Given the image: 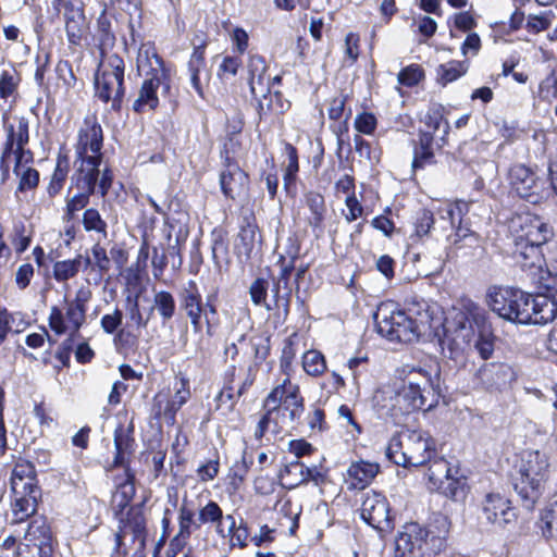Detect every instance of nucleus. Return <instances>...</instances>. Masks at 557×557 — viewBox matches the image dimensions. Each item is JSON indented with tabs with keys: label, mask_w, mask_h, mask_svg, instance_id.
Masks as SVG:
<instances>
[{
	"label": "nucleus",
	"mask_w": 557,
	"mask_h": 557,
	"mask_svg": "<svg viewBox=\"0 0 557 557\" xmlns=\"http://www.w3.org/2000/svg\"><path fill=\"white\" fill-rule=\"evenodd\" d=\"M94 269L100 274L108 273L111 267V260L107 250L99 244H95L91 248Z\"/></svg>",
	"instance_id": "bf43d9fd"
},
{
	"label": "nucleus",
	"mask_w": 557,
	"mask_h": 557,
	"mask_svg": "<svg viewBox=\"0 0 557 557\" xmlns=\"http://www.w3.org/2000/svg\"><path fill=\"white\" fill-rule=\"evenodd\" d=\"M285 151L287 154L288 163L285 168L283 177L284 188L287 193H292L293 189H295L297 173L299 171L298 154L296 148L290 144H286Z\"/></svg>",
	"instance_id": "ea45409f"
},
{
	"label": "nucleus",
	"mask_w": 557,
	"mask_h": 557,
	"mask_svg": "<svg viewBox=\"0 0 557 557\" xmlns=\"http://www.w3.org/2000/svg\"><path fill=\"white\" fill-rule=\"evenodd\" d=\"M449 533L447 517L438 515L429 527L417 522L407 523L396 540V548L405 554L419 552L421 555H437L446 547V537Z\"/></svg>",
	"instance_id": "7ed1b4c3"
},
{
	"label": "nucleus",
	"mask_w": 557,
	"mask_h": 557,
	"mask_svg": "<svg viewBox=\"0 0 557 557\" xmlns=\"http://www.w3.org/2000/svg\"><path fill=\"white\" fill-rule=\"evenodd\" d=\"M295 338H296V334H293L284 341L282 356H281V368L285 372L287 370H289V368L296 357Z\"/></svg>",
	"instance_id": "680f3d73"
},
{
	"label": "nucleus",
	"mask_w": 557,
	"mask_h": 557,
	"mask_svg": "<svg viewBox=\"0 0 557 557\" xmlns=\"http://www.w3.org/2000/svg\"><path fill=\"white\" fill-rule=\"evenodd\" d=\"M253 488L259 495H271L276 488V481L269 475H259L253 481Z\"/></svg>",
	"instance_id": "69168bd1"
},
{
	"label": "nucleus",
	"mask_w": 557,
	"mask_h": 557,
	"mask_svg": "<svg viewBox=\"0 0 557 557\" xmlns=\"http://www.w3.org/2000/svg\"><path fill=\"white\" fill-rule=\"evenodd\" d=\"M220 185L225 197L233 200L246 197L249 189V176L239 163L222 164Z\"/></svg>",
	"instance_id": "412c9836"
},
{
	"label": "nucleus",
	"mask_w": 557,
	"mask_h": 557,
	"mask_svg": "<svg viewBox=\"0 0 557 557\" xmlns=\"http://www.w3.org/2000/svg\"><path fill=\"white\" fill-rule=\"evenodd\" d=\"M70 162L66 156H59L51 182L48 186L50 196H55L62 188L69 173Z\"/></svg>",
	"instance_id": "49530a36"
},
{
	"label": "nucleus",
	"mask_w": 557,
	"mask_h": 557,
	"mask_svg": "<svg viewBox=\"0 0 557 557\" xmlns=\"http://www.w3.org/2000/svg\"><path fill=\"white\" fill-rule=\"evenodd\" d=\"M509 181L517 195L532 203L546 197V181L524 164H513L509 170Z\"/></svg>",
	"instance_id": "9b49d317"
},
{
	"label": "nucleus",
	"mask_w": 557,
	"mask_h": 557,
	"mask_svg": "<svg viewBox=\"0 0 557 557\" xmlns=\"http://www.w3.org/2000/svg\"><path fill=\"white\" fill-rule=\"evenodd\" d=\"M386 457L397 466L409 467L404 446V432L391 438L386 447Z\"/></svg>",
	"instance_id": "a18cd8bd"
},
{
	"label": "nucleus",
	"mask_w": 557,
	"mask_h": 557,
	"mask_svg": "<svg viewBox=\"0 0 557 557\" xmlns=\"http://www.w3.org/2000/svg\"><path fill=\"white\" fill-rule=\"evenodd\" d=\"M263 407L273 410L277 418L272 429V434L277 435L284 429L295 428L304 413V398L300 396L299 387L293 384L288 377L274 387L264 399Z\"/></svg>",
	"instance_id": "39448f33"
},
{
	"label": "nucleus",
	"mask_w": 557,
	"mask_h": 557,
	"mask_svg": "<svg viewBox=\"0 0 557 557\" xmlns=\"http://www.w3.org/2000/svg\"><path fill=\"white\" fill-rule=\"evenodd\" d=\"M135 495V485L131 481L120 484L116 492L112 496V506L117 512H122L131 503Z\"/></svg>",
	"instance_id": "09e8293b"
},
{
	"label": "nucleus",
	"mask_w": 557,
	"mask_h": 557,
	"mask_svg": "<svg viewBox=\"0 0 557 557\" xmlns=\"http://www.w3.org/2000/svg\"><path fill=\"white\" fill-rule=\"evenodd\" d=\"M52 532L42 516L32 519L25 533L24 548L20 547L21 557H48L52 553Z\"/></svg>",
	"instance_id": "f8f14e48"
},
{
	"label": "nucleus",
	"mask_w": 557,
	"mask_h": 557,
	"mask_svg": "<svg viewBox=\"0 0 557 557\" xmlns=\"http://www.w3.org/2000/svg\"><path fill=\"white\" fill-rule=\"evenodd\" d=\"M426 318V315L424 317ZM379 334L391 342L412 343L417 341L428 319H412L404 311H391L386 306L379 307L373 315Z\"/></svg>",
	"instance_id": "0eeeda50"
},
{
	"label": "nucleus",
	"mask_w": 557,
	"mask_h": 557,
	"mask_svg": "<svg viewBox=\"0 0 557 557\" xmlns=\"http://www.w3.org/2000/svg\"><path fill=\"white\" fill-rule=\"evenodd\" d=\"M435 144L437 147H442L440 146L441 141L436 135L431 131H419L418 140L413 148L412 168L414 170L433 163Z\"/></svg>",
	"instance_id": "a878e982"
},
{
	"label": "nucleus",
	"mask_w": 557,
	"mask_h": 557,
	"mask_svg": "<svg viewBox=\"0 0 557 557\" xmlns=\"http://www.w3.org/2000/svg\"><path fill=\"white\" fill-rule=\"evenodd\" d=\"M94 166L95 164L91 160L84 161L82 165H77L73 180L75 181L79 193L67 200V220H72L77 211L84 209L89 202L90 195L96 193L97 178L99 174L92 172L95 169Z\"/></svg>",
	"instance_id": "ddd939ff"
},
{
	"label": "nucleus",
	"mask_w": 557,
	"mask_h": 557,
	"mask_svg": "<svg viewBox=\"0 0 557 557\" xmlns=\"http://www.w3.org/2000/svg\"><path fill=\"white\" fill-rule=\"evenodd\" d=\"M282 487L293 490L306 484L305 463L294 460L286 463L277 473Z\"/></svg>",
	"instance_id": "473e14b6"
},
{
	"label": "nucleus",
	"mask_w": 557,
	"mask_h": 557,
	"mask_svg": "<svg viewBox=\"0 0 557 557\" xmlns=\"http://www.w3.org/2000/svg\"><path fill=\"white\" fill-rule=\"evenodd\" d=\"M305 202L311 213L308 218L309 225L321 231L326 211L324 197L319 193L309 191L305 195Z\"/></svg>",
	"instance_id": "f704fd0d"
},
{
	"label": "nucleus",
	"mask_w": 557,
	"mask_h": 557,
	"mask_svg": "<svg viewBox=\"0 0 557 557\" xmlns=\"http://www.w3.org/2000/svg\"><path fill=\"white\" fill-rule=\"evenodd\" d=\"M541 522L543 536L547 540H557V500L543 509Z\"/></svg>",
	"instance_id": "79ce46f5"
},
{
	"label": "nucleus",
	"mask_w": 557,
	"mask_h": 557,
	"mask_svg": "<svg viewBox=\"0 0 557 557\" xmlns=\"http://www.w3.org/2000/svg\"><path fill=\"white\" fill-rule=\"evenodd\" d=\"M83 255L72 260L58 261L53 265V276L58 282H65L74 277L82 268Z\"/></svg>",
	"instance_id": "a19ab883"
},
{
	"label": "nucleus",
	"mask_w": 557,
	"mask_h": 557,
	"mask_svg": "<svg viewBox=\"0 0 557 557\" xmlns=\"http://www.w3.org/2000/svg\"><path fill=\"white\" fill-rule=\"evenodd\" d=\"M361 518L372 528L381 531H391L394 525L389 516V506L380 493H367L361 505Z\"/></svg>",
	"instance_id": "dca6fc26"
},
{
	"label": "nucleus",
	"mask_w": 557,
	"mask_h": 557,
	"mask_svg": "<svg viewBox=\"0 0 557 557\" xmlns=\"http://www.w3.org/2000/svg\"><path fill=\"white\" fill-rule=\"evenodd\" d=\"M65 302V313L57 306L50 309L49 325L59 335L71 331V335L74 336L85 323L86 308H82L66 299Z\"/></svg>",
	"instance_id": "aec40b11"
},
{
	"label": "nucleus",
	"mask_w": 557,
	"mask_h": 557,
	"mask_svg": "<svg viewBox=\"0 0 557 557\" xmlns=\"http://www.w3.org/2000/svg\"><path fill=\"white\" fill-rule=\"evenodd\" d=\"M468 71V64L463 61H449L441 64L437 69V81L443 85H447L465 75Z\"/></svg>",
	"instance_id": "58836bf2"
},
{
	"label": "nucleus",
	"mask_w": 557,
	"mask_h": 557,
	"mask_svg": "<svg viewBox=\"0 0 557 557\" xmlns=\"http://www.w3.org/2000/svg\"><path fill=\"white\" fill-rule=\"evenodd\" d=\"M83 0H62L59 12L63 10V20L67 40L71 45H79L88 30V22L84 12Z\"/></svg>",
	"instance_id": "f3484780"
},
{
	"label": "nucleus",
	"mask_w": 557,
	"mask_h": 557,
	"mask_svg": "<svg viewBox=\"0 0 557 557\" xmlns=\"http://www.w3.org/2000/svg\"><path fill=\"white\" fill-rule=\"evenodd\" d=\"M123 321V312L115 308L110 314H104L101 318L100 324L104 333L114 334L121 326Z\"/></svg>",
	"instance_id": "e2e57ef3"
},
{
	"label": "nucleus",
	"mask_w": 557,
	"mask_h": 557,
	"mask_svg": "<svg viewBox=\"0 0 557 557\" xmlns=\"http://www.w3.org/2000/svg\"><path fill=\"white\" fill-rule=\"evenodd\" d=\"M428 386L440 393L438 368L434 370L433 374L424 369L412 370L393 398V414L395 417L406 416L423 409L426 404L424 393Z\"/></svg>",
	"instance_id": "423d86ee"
},
{
	"label": "nucleus",
	"mask_w": 557,
	"mask_h": 557,
	"mask_svg": "<svg viewBox=\"0 0 557 557\" xmlns=\"http://www.w3.org/2000/svg\"><path fill=\"white\" fill-rule=\"evenodd\" d=\"M222 508L213 500L208 502L203 507L199 509L197 521L199 524H212L223 520Z\"/></svg>",
	"instance_id": "6e6d98bb"
},
{
	"label": "nucleus",
	"mask_w": 557,
	"mask_h": 557,
	"mask_svg": "<svg viewBox=\"0 0 557 557\" xmlns=\"http://www.w3.org/2000/svg\"><path fill=\"white\" fill-rule=\"evenodd\" d=\"M355 127L358 132L370 135L376 127V119L371 113L359 114L355 120Z\"/></svg>",
	"instance_id": "338daca9"
},
{
	"label": "nucleus",
	"mask_w": 557,
	"mask_h": 557,
	"mask_svg": "<svg viewBox=\"0 0 557 557\" xmlns=\"http://www.w3.org/2000/svg\"><path fill=\"white\" fill-rule=\"evenodd\" d=\"M263 408L265 412L259 420L253 434L255 438L258 441L261 440L268 432L272 433L273 428H270V423L274 424L275 420H277V418L273 413V410H271L269 407Z\"/></svg>",
	"instance_id": "0e129e2a"
},
{
	"label": "nucleus",
	"mask_w": 557,
	"mask_h": 557,
	"mask_svg": "<svg viewBox=\"0 0 557 557\" xmlns=\"http://www.w3.org/2000/svg\"><path fill=\"white\" fill-rule=\"evenodd\" d=\"M39 495V490H29L21 494H13V500L11 503L12 524L24 522L36 512Z\"/></svg>",
	"instance_id": "b1692460"
},
{
	"label": "nucleus",
	"mask_w": 557,
	"mask_h": 557,
	"mask_svg": "<svg viewBox=\"0 0 557 557\" xmlns=\"http://www.w3.org/2000/svg\"><path fill=\"white\" fill-rule=\"evenodd\" d=\"M268 289V280L258 277L251 283L249 295L253 305L264 307L268 311H271L274 307L267 301Z\"/></svg>",
	"instance_id": "8fccbe9b"
},
{
	"label": "nucleus",
	"mask_w": 557,
	"mask_h": 557,
	"mask_svg": "<svg viewBox=\"0 0 557 557\" xmlns=\"http://www.w3.org/2000/svg\"><path fill=\"white\" fill-rule=\"evenodd\" d=\"M443 111L444 109L441 106L432 107L422 121L425 126L422 131H431L434 135H436L437 132L442 133L438 137L441 141L440 146H444L447 143L446 137L450 128L449 123L444 117Z\"/></svg>",
	"instance_id": "72a5a7b5"
},
{
	"label": "nucleus",
	"mask_w": 557,
	"mask_h": 557,
	"mask_svg": "<svg viewBox=\"0 0 557 557\" xmlns=\"http://www.w3.org/2000/svg\"><path fill=\"white\" fill-rule=\"evenodd\" d=\"M20 84V75L14 70H3L0 73V98L7 100L14 95Z\"/></svg>",
	"instance_id": "603ef678"
},
{
	"label": "nucleus",
	"mask_w": 557,
	"mask_h": 557,
	"mask_svg": "<svg viewBox=\"0 0 557 557\" xmlns=\"http://www.w3.org/2000/svg\"><path fill=\"white\" fill-rule=\"evenodd\" d=\"M247 453L246 450L243 453L242 460L234 463V466L231 469L232 475H231V484L235 487H238L245 480L250 466L252 463L251 460L247 459Z\"/></svg>",
	"instance_id": "052dcab7"
},
{
	"label": "nucleus",
	"mask_w": 557,
	"mask_h": 557,
	"mask_svg": "<svg viewBox=\"0 0 557 557\" xmlns=\"http://www.w3.org/2000/svg\"><path fill=\"white\" fill-rule=\"evenodd\" d=\"M456 211L460 213L458 205H448L441 211V216L436 220L431 211L421 210L414 222V236L419 238L433 236L438 227L444 232L455 228Z\"/></svg>",
	"instance_id": "a211bd4d"
},
{
	"label": "nucleus",
	"mask_w": 557,
	"mask_h": 557,
	"mask_svg": "<svg viewBox=\"0 0 557 557\" xmlns=\"http://www.w3.org/2000/svg\"><path fill=\"white\" fill-rule=\"evenodd\" d=\"M11 490L13 494H21L29 490H39L36 484L35 469L29 462L16 463L11 474Z\"/></svg>",
	"instance_id": "c756f323"
},
{
	"label": "nucleus",
	"mask_w": 557,
	"mask_h": 557,
	"mask_svg": "<svg viewBox=\"0 0 557 557\" xmlns=\"http://www.w3.org/2000/svg\"><path fill=\"white\" fill-rule=\"evenodd\" d=\"M259 95L262 96V99L258 102L257 109L260 120H267L271 114H281L285 111V103L280 92L271 94L269 91Z\"/></svg>",
	"instance_id": "e433bc0d"
},
{
	"label": "nucleus",
	"mask_w": 557,
	"mask_h": 557,
	"mask_svg": "<svg viewBox=\"0 0 557 557\" xmlns=\"http://www.w3.org/2000/svg\"><path fill=\"white\" fill-rule=\"evenodd\" d=\"M242 145L234 135L230 136L221 150L222 164L238 163Z\"/></svg>",
	"instance_id": "4d7b16f0"
},
{
	"label": "nucleus",
	"mask_w": 557,
	"mask_h": 557,
	"mask_svg": "<svg viewBox=\"0 0 557 557\" xmlns=\"http://www.w3.org/2000/svg\"><path fill=\"white\" fill-rule=\"evenodd\" d=\"M483 515L488 522L502 528L512 522L516 518L515 511L509 506V500L500 495L493 494L486 496Z\"/></svg>",
	"instance_id": "5701e85b"
},
{
	"label": "nucleus",
	"mask_w": 557,
	"mask_h": 557,
	"mask_svg": "<svg viewBox=\"0 0 557 557\" xmlns=\"http://www.w3.org/2000/svg\"><path fill=\"white\" fill-rule=\"evenodd\" d=\"M211 252L212 259L218 268L228 264V240L222 230H214L212 232Z\"/></svg>",
	"instance_id": "4c0bfd02"
},
{
	"label": "nucleus",
	"mask_w": 557,
	"mask_h": 557,
	"mask_svg": "<svg viewBox=\"0 0 557 557\" xmlns=\"http://www.w3.org/2000/svg\"><path fill=\"white\" fill-rule=\"evenodd\" d=\"M103 134L101 125L95 116H88L78 133L77 160L75 164L82 165L84 161L91 160L95 164L94 173L100 174V164L102 162Z\"/></svg>",
	"instance_id": "9d476101"
},
{
	"label": "nucleus",
	"mask_w": 557,
	"mask_h": 557,
	"mask_svg": "<svg viewBox=\"0 0 557 557\" xmlns=\"http://www.w3.org/2000/svg\"><path fill=\"white\" fill-rule=\"evenodd\" d=\"M195 512L193 509L188 508L185 503L182 504L178 511V534L177 537H182L184 540L188 539L191 534V525L199 528V522L194 521Z\"/></svg>",
	"instance_id": "5fc2aeb1"
},
{
	"label": "nucleus",
	"mask_w": 557,
	"mask_h": 557,
	"mask_svg": "<svg viewBox=\"0 0 557 557\" xmlns=\"http://www.w3.org/2000/svg\"><path fill=\"white\" fill-rule=\"evenodd\" d=\"M134 426L129 423L127 426L119 424L114 431L115 456L113 460L114 467H122L126 462L128 456L134 453Z\"/></svg>",
	"instance_id": "bb28decb"
},
{
	"label": "nucleus",
	"mask_w": 557,
	"mask_h": 557,
	"mask_svg": "<svg viewBox=\"0 0 557 557\" xmlns=\"http://www.w3.org/2000/svg\"><path fill=\"white\" fill-rule=\"evenodd\" d=\"M485 322V314L476 305L470 304L467 310H455L443 322L444 341L460 347L469 344L474 335L473 323Z\"/></svg>",
	"instance_id": "1a4fd4ad"
},
{
	"label": "nucleus",
	"mask_w": 557,
	"mask_h": 557,
	"mask_svg": "<svg viewBox=\"0 0 557 557\" xmlns=\"http://www.w3.org/2000/svg\"><path fill=\"white\" fill-rule=\"evenodd\" d=\"M513 258L518 264L523 269H542L544 264V257L542 246L534 244H527L525 242H513Z\"/></svg>",
	"instance_id": "cd10ccee"
},
{
	"label": "nucleus",
	"mask_w": 557,
	"mask_h": 557,
	"mask_svg": "<svg viewBox=\"0 0 557 557\" xmlns=\"http://www.w3.org/2000/svg\"><path fill=\"white\" fill-rule=\"evenodd\" d=\"M153 304L164 322L171 320L174 317L176 304L171 293L166 290L156 293L153 297Z\"/></svg>",
	"instance_id": "c03bdc74"
},
{
	"label": "nucleus",
	"mask_w": 557,
	"mask_h": 557,
	"mask_svg": "<svg viewBox=\"0 0 557 557\" xmlns=\"http://www.w3.org/2000/svg\"><path fill=\"white\" fill-rule=\"evenodd\" d=\"M83 225L85 231H94L107 237V222L101 218L97 209L89 208L84 212Z\"/></svg>",
	"instance_id": "864d4df0"
},
{
	"label": "nucleus",
	"mask_w": 557,
	"mask_h": 557,
	"mask_svg": "<svg viewBox=\"0 0 557 557\" xmlns=\"http://www.w3.org/2000/svg\"><path fill=\"white\" fill-rule=\"evenodd\" d=\"M518 221L520 228L515 236L516 242L543 246L553 235L549 226L537 216H520Z\"/></svg>",
	"instance_id": "4be33fe9"
},
{
	"label": "nucleus",
	"mask_w": 557,
	"mask_h": 557,
	"mask_svg": "<svg viewBox=\"0 0 557 557\" xmlns=\"http://www.w3.org/2000/svg\"><path fill=\"white\" fill-rule=\"evenodd\" d=\"M302 368L309 375L318 376L326 369L325 359L320 351L309 350L304 354Z\"/></svg>",
	"instance_id": "3c124183"
},
{
	"label": "nucleus",
	"mask_w": 557,
	"mask_h": 557,
	"mask_svg": "<svg viewBox=\"0 0 557 557\" xmlns=\"http://www.w3.org/2000/svg\"><path fill=\"white\" fill-rule=\"evenodd\" d=\"M180 308L187 317L202 314L203 304L201 294L194 281H189L178 294Z\"/></svg>",
	"instance_id": "7c9ffc66"
},
{
	"label": "nucleus",
	"mask_w": 557,
	"mask_h": 557,
	"mask_svg": "<svg viewBox=\"0 0 557 557\" xmlns=\"http://www.w3.org/2000/svg\"><path fill=\"white\" fill-rule=\"evenodd\" d=\"M474 380L481 388L499 391L516 380V372L508 363L486 362L476 370Z\"/></svg>",
	"instance_id": "6ab92c4d"
},
{
	"label": "nucleus",
	"mask_w": 557,
	"mask_h": 557,
	"mask_svg": "<svg viewBox=\"0 0 557 557\" xmlns=\"http://www.w3.org/2000/svg\"><path fill=\"white\" fill-rule=\"evenodd\" d=\"M238 239L240 249L244 253L249 255L258 240V226L252 212H246L240 220Z\"/></svg>",
	"instance_id": "2f4dec72"
},
{
	"label": "nucleus",
	"mask_w": 557,
	"mask_h": 557,
	"mask_svg": "<svg viewBox=\"0 0 557 557\" xmlns=\"http://www.w3.org/2000/svg\"><path fill=\"white\" fill-rule=\"evenodd\" d=\"M424 77L423 70L418 64H411L403 69L398 73V83L407 86L412 87L419 84V82Z\"/></svg>",
	"instance_id": "13d9d810"
},
{
	"label": "nucleus",
	"mask_w": 557,
	"mask_h": 557,
	"mask_svg": "<svg viewBox=\"0 0 557 557\" xmlns=\"http://www.w3.org/2000/svg\"><path fill=\"white\" fill-rule=\"evenodd\" d=\"M124 60L117 54L103 59L95 76L96 95L103 102L111 101L112 109L119 110L124 97Z\"/></svg>",
	"instance_id": "6e6552de"
},
{
	"label": "nucleus",
	"mask_w": 557,
	"mask_h": 557,
	"mask_svg": "<svg viewBox=\"0 0 557 557\" xmlns=\"http://www.w3.org/2000/svg\"><path fill=\"white\" fill-rule=\"evenodd\" d=\"M408 466L425 465L435 455V442L429 432L423 430H407L404 432Z\"/></svg>",
	"instance_id": "2eb2a0df"
},
{
	"label": "nucleus",
	"mask_w": 557,
	"mask_h": 557,
	"mask_svg": "<svg viewBox=\"0 0 557 557\" xmlns=\"http://www.w3.org/2000/svg\"><path fill=\"white\" fill-rule=\"evenodd\" d=\"M426 475L434 488L443 487V483L453 475L451 468L445 459L440 458L431 463Z\"/></svg>",
	"instance_id": "37998d69"
},
{
	"label": "nucleus",
	"mask_w": 557,
	"mask_h": 557,
	"mask_svg": "<svg viewBox=\"0 0 557 557\" xmlns=\"http://www.w3.org/2000/svg\"><path fill=\"white\" fill-rule=\"evenodd\" d=\"M128 536L132 544L136 545L137 550L145 548L147 536L146 518L140 507H131L126 517L120 519L119 531L115 533V547L117 552L126 554L123 547Z\"/></svg>",
	"instance_id": "4468645a"
},
{
	"label": "nucleus",
	"mask_w": 557,
	"mask_h": 557,
	"mask_svg": "<svg viewBox=\"0 0 557 557\" xmlns=\"http://www.w3.org/2000/svg\"><path fill=\"white\" fill-rule=\"evenodd\" d=\"M219 460L212 459L203 465H200L197 469V475L200 481L207 482L213 480L219 473Z\"/></svg>",
	"instance_id": "774afa93"
},
{
	"label": "nucleus",
	"mask_w": 557,
	"mask_h": 557,
	"mask_svg": "<svg viewBox=\"0 0 557 557\" xmlns=\"http://www.w3.org/2000/svg\"><path fill=\"white\" fill-rule=\"evenodd\" d=\"M379 472L376 463L359 461L347 469V483L351 490H362L374 479Z\"/></svg>",
	"instance_id": "c85d7f7f"
},
{
	"label": "nucleus",
	"mask_w": 557,
	"mask_h": 557,
	"mask_svg": "<svg viewBox=\"0 0 557 557\" xmlns=\"http://www.w3.org/2000/svg\"><path fill=\"white\" fill-rule=\"evenodd\" d=\"M16 124L4 123V131L7 133L5 141L20 148L26 146L29 141L28 120L25 117H16Z\"/></svg>",
	"instance_id": "c9c22d12"
},
{
	"label": "nucleus",
	"mask_w": 557,
	"mask_h": 557,
	"mask_svg": "<svg viewBox=\"0 0 557 557\" xmlns=\"http://www.w3.org/2000/svg\"><path fill=\"white\" fill-rule=\"evenodd\" d=\"M267 63L263 57L253 54L249 57L247 63L248 84L255 98L258 94L269 92L270 77L265 78Z\"/></svg>",
	"instance_id": "393cba45"
},
{
	"label": "nucleus",
	"mask_w": 557,
	"mask_h": 557,
	"mask_svg": "<svg viewBox=\"0 0 557 557\" xmlns=\"http://www.w3.org/2000/svg\"><path fill=\"white\" fill-rule=\"evenodd\" d=\"M486 302L503 320L521 325H543L553 321L557 313V302L549 296H534L513 287H491Z\"/></svg>",
	"instance_id": "f257e3e1"
},
{
	"label": "nucleus",
	"mask_w": 557,
	"mask_h": 557,
	"mask_svg": "<svg viewBox=\"0 0 557 557\" xmlns=\"http://www.w3.org/2000/svg\"><path fill=\"white\" fill-rule=\"evenodd\" d=\"M97 46L100 50V54L102 60L106 59V53L110 50L115 44V36L111 32V25L107 20L98 21V30L96 35Z\"/></svg>",
	"instance_id": "de8ad7c7"
},
{
	"label": "nucleus",
	"mask_w": 557,
	"mask_h": 557,
	"mask_svg": "<svg viewBox=\"0 0 557 557\" xmlns=\"http://www.w3.org/2000/svg\"><path fill=\"white\" fill-rule=\"evenodd\" d=\"M138 71L145 76L133 110L141 113L159 106L158 89L162 95L170 92V73L153 46L143 45L137 55Z\"/></svg>",
	"instance_id": "f03ea898"
},
{
	"label": "nucleus",
	"mask_w": 557,
	"mask_h": 557,
	"mask_svg": "<svg viewBox=\"0 0 557 557\" xmlns=\"http://www.w3.org/2000/svg\"><path fill=\"white\" fill-rule=\"evenodd\" d=\"M548 467L545 454L539 450L523 453L512 476V485L527 509H533L540 499L547 480Z\"/></svg>",
	"instance_id": "20e7f679"
}]
</instances>
